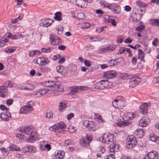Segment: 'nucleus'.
I'll return each mask as SVG.
<instances>
[{"mask_svg": "<svg viewBox=\"0 0 159 159\" xmlns=\"http://www.w3.org/2000/svg\"><path fill=\"white\" fill-rule=\"evenodd\" d=\"M20 131L24 134L29 135L27 139V142L33 143L38 140L39 136L34 127L32 125L25 127L24 129H21Z\"/></svg>", "mask_w": 159, "mask_h": 159, "instance_id": "nucleus-1", "label": "nucleus"}, {"mask_svg": "<svg viewBox=\"0 0 159 159\" xmlns=\"http://www.w3.org/2000/svg\"><path fill=\"white\" fill-rule=\"evenodd\" d=\"M66 126V124L63 122L61 121L50 127V130L53 132L54 135L59 137L63 133L62 129H65Z\"/></svg>", "mask_w": 159, "mask_h": 159, "instance_id": "nucleus-2", "label": "nucleus"}, {"mask_svg": "<svg viewBox=\"0 0 159 159\" xmlns=\"http://www.w3.org/2000/svg\"><path fill=\"white\" fill-rule=\"evenodd\" d=\"M112 105L115 108L122 109L126 106V102L122 97L119 96L112 102Z\"/></svg>", "mask_w": 159, "mask_h": 159, "instance_id": "nucleus-3", "label": "nucleus"}, {"mask_svg": "<svg viewBox=\"0 0 159 159\" xmlns=\"http://www.w3.org/2000/svg\"><path fill=\"white\" fill-rule=\"evenodd\" d=\"M92 140V136L87 135L85 137H83L80 139V143L81 146L88 148L89 146V144Z\"/></svg>", "mask_w": 159, "mask_h": 159, "instance_id": "nucleus-4", "label": "nucleus"}, {"mask_svg": "<svg viewBox=\"0 0 159 159\" xmlns=\"http://www.w3.org/2000/svg\"><path fill=\"white\" fill-rule=\"evenodd\" d=\"M34 63H36L39 66H44L49 63L48 58L45 57H41L35 58L33 61Z\"/></svg>", "mask_w": 159, "mask_h": 159, "instance_id": "nucleus-5", "label": "nucleus"}, {"mask_svg": "<svg viewBox=\"0 0 159 159\" xmlns=\"http://www.w3.org/2000/svg\"><path fill=\"white\" fill-rule=\"evenodd\" d=\"M137 141L132 135L128 136L127 139L126 146L128 148H132L135 147L137 143Z\"/></svg>", "mask_w": 159, "mask_h": 159, "instance_id": "nucleus-6", "label": "nucleus"}, {"mask_svg": "<svg viewBox=\"0 0 159 159\" xmlns=\"http://www.w3.org/2000/svg\"><path fill=\"white\" fill-rule=\"evenodd\" d=\"M101 138L102 139V142L108 144L109 142H113L114 139V135L113 134L106 133L104 134ZM100 140H101V139Z\"/></svg>", "mask_w": 159, "mask_h": 159, "instance_id": "nucleus-7", "label": "nucleus"}, {"mask_svg": "<svg viewBox=\"0 0 159 159\" xmlns=\"http://www.w3.org/2000/svg\"><path fill=\"white\" fill-rule=\"evenodd\" d=\"M56 83L54 81L49 80L44 81L43 84L45 87L51 88L52 90H54L59 88V85L56 84Z\"/></svg>", "mask_w": 159, "mask_h": 159, "instance_id": "nucleus-8", "label": "nucleus"}, {"mask_svg": "<svg viewBox=\"0 0 159 159\" xmlns=\"http://www.w3.org/2000/svg\"><path fill=\"white\" fill-rule=\"evenodd\" d=\"M130 79V80L129 82V86L132 88L136 86L141 80L140 78L136 75H133L132 78Z\"/></svg>", "mask_w": 159, "mask_h": 159, "instance_id": "nucleus-9", "label": "nucleus"}, {"mask_svg": "<svg viewBox=\"0 0 159 159\" xmlns=\"http://www.w3.org/2000/svg\"><path fill=\"white\" fill-rule=\"evenodd\" d=\"M108 82L106 80H102L96 83L95 88L98 89H103L107 86Z\"/></svg>", "mask_w": 159, "mask_h": 159, "instance_id": "nucleus-10", "label": "nucleus"}, {"mask_svg": "<svg viewBox=\"0 0 159 159\" xmlns=\"http://www.w3.org/2000/svg\"><path fill=\"white\" fill-rule=\"evenodd\" d=\"M88 89L89 87L86 86H75L73 87L69 94L70 95L74 94L77 92H79L84 90H86Z\"/></svg>", "mask_w": 159, "mask_h": 159, "instance_id": "nucleus-11", "label": "nucleus"}, {"mask_svg": "<svg viewBox=\"0 0 159 159\" xmlns=\"http://www.w3.org/2000/svg\"><path fill=\"white\" fill-rule=\"evenodd\" d=\"M158 155L157 152L153 151L148 153L143 159H157Z\"/></svg>", "mask_w": 159, "mask_h": 159, "instance_id": "nucleus-12", "label": "nucleus"}, {"mask_svg": "<svg viewBox=\"0 0 159 159\" xmlns=\"http://www.w3.org/2000/svg\"><path fill=\"white\" fill-rule=\"evenodd\" d=\"M22 150L24 153L30 152V153H33L36 151V149L33 146L26 145L23 147Z\"/></svg>", "mask_w": 159, "mask_h": 159, "instance_id": "nucleus-13", "label": "nucleus"}, {"mask_svg": "<svg viewBox=\"0 0 159 159\" xmlns=\"http://www.w3.org/2000/svg\"><path fill=\"white\" fill-rule=\"evenodd\" d=\"M103 74L104 77L107 79L113 78L117 75L116 72L113 70H110L104 72Z\"/></svg>", "mask_w": 159, "mask_h": 159, "instance_id": "nucleus-14", "label": "nucleus"}, {"mask_svg": "<svg viewBox=\"0 0 159 159\" xmlns=\"http://www.w3.org/2000/svg\"><path fill=\"white\" fill-rule=\"evenodd\" d=\"M110 10L114 13L119 14L120 12L121 9L120 6L115 3H111Z\"/></svg>", "mask_w": 159, "mask_h": 159, "instance_id": "nucleus-15", "label": "nucleus"}, {"mask_svg": "<svg viewBox=\"0 0 159 159\" xmlns=\"http://www.w3.org/2000/svg\"><path fill=\"white\" fill-rule=\"evenodd\" d=\"M149 106V104L146 103L144 102L143 103L139 106V109L142 114L145 115L147 113Z\"/></svg>", "mask_w": 159, "mask_h": 159, "instance_id": "nucleus-16", "label": "nucleus"}, {"mask_svg": "<svg viewBox=\"0 0 159 159\" xmlns=\"http://www.w3.org/2000/svg\"><path fill=\"white\" fill-rule=\"evenodd\" d=\"M19 89L20 90L31 91L34 89V87L33 85L27 83L21 85Z\"/></svg>", "mask_w": 159, "mask_h": 159, "instance_id": "nucleus-17", "label": "nucleus"}, {"mask_svg": "<svg viewBox=\"0 0 159 159\" xmlns=\"http://www.w3.org/2000/svg\"><path fill=\"white\" fill-rule=\"evenodd\" d=\"M1 118L3 120L8 121L11 117L10 113L8 111L3 112L1 113L0 116Z\"/></svg>", "mask_w": 159, "mask_h": 159, "instance_id": "nucleus-18", "label": "nucleus"}, {"mask_svg": "<svg viewBox=\"0 0 159 159\" xmlns=\"http://www.w3.org/2000/svg\"><path fill=\"white\" fill-rule=\"evenodd\" d=\"M33 107L25 106L22 107L20 110V112L22 114H27L33 111Z\"/></svg>", "mask_w": 159, "mask_h": 159, "instance_id": "nucleus-19", "label": "nucleus"}, {"mask_svg": "<svg viewBox=\"0 0 159 159\" xmlns=\"http://www.w3.org/2000/svg\"><path fill=\"white\" fill-rule=\"evenodd\" d=\"M51 37H52L51 36ZM49 39L51 44L53 45H59L61 42L60 41V39L57 37L55 36L52 38L50 37Z\"/></svg>", "mask_w": 159, "mask_h": 159, "instance_id": "nucleus-20", "label": "nucleus"}, {"mask_svg": "<svg viewBox=\"0 0 159 159\" xmlns=\"http://www.w3.org/2000/svg\"><path fill=\"white\" fill-rule=\"evenodd\" d=\"M64 151L61 150H57L55 153V156L56 159H62L65 155Z\"/></svg>", "mask_w": 159, "mask_h": 159, "instance_id": "nucleus-21", "label": "nucleus"}, {"mask_svg": "<svg viewBox=\"0 0 159 159\" xmlns=\"http://www.w3.org/2000/svg\"><path fill=\"white\" fill-rule=\"evenodd\" d=\"M135 114L133 113L129 112L127 114H125L123 117V119L125 120H132L135 117Z\"/></svg>", "mask_w": 159, "mask_h": 159, "instance_id": "nucleus-22", "label": "nucleus"}, {"mask_svg": "<svg viewBox=\"0 0 159 159\" xmlns=\"http://www.w3.org/2000/svg\"><path fill=\"white\" fill-rule=\"evenodd\" d=\"M75 2L77 6L81 8H85L87 5L85 0H76Z\"/></svg>", "mask_w": 159, "mask_h": 159, "instance_id": "nucleus-23", "label": "nucleus"}, {"mask_svg": "<svg viewBox=\"0 0 159 159\" xmlns=\"http://www.w3.org/2000/svg\"><path fill=\"white\" fill-rule=\"evenodd\" d=\"M7 86L2 85L0 86V96L4 97L7 95Z\"/></svg>", "mask_w": 159, "mask_h": 159, "instance_id": "nucleus-24", "label": "nucleus"}, {"mask_svg": "<svg viewBox=\"0 0 159 159\" xmlns=\"http://www.w3.org/2000/svg\"><path fill=\"white\" fill-rule=\"evenodd\" d=\"M110 151L111 152H117L119 150V145L116 143L110 146Z\"/></svg>", "mask_w": 159, "mask_h": 159, "instance_id": "nucleus-25", "label": "nucleus"}, {"mask_svg": "<svg viewBox=\"0 0 159 159\" xmlns=\"http://www.w3.org/2000/svg\"><path fill=\"white\" fill-rule=\"evenodd\" d=\"M51 92V91L49 89H43L37 92L36 95H37L39 97L46 94V93H50Z\"/></svg>", "mask_w": 159, "mask_h": 159, "instance_id": "nucleus-26", "label": "nucleus"}, {"mask_svg": "<svg viewBox=\"0 0 159 159\" xmlns=\"http://www.w3.org/2000/svg\"><path fill=\"white\" fill-rule=\"evenodd\" d=\"M115 45H110L103 48L101 50L103 52H105L109 51H113L115 49Z\"/></svg>", "mask_w": 159, "mask_h": 159, "instance_id": "nucleus-27", "label": "nucleus"}, {"mask_svg": "<svg viewBox=\"0 0 159 159\" xmlns=\"http://www.w3.org/2000/svg\"><path fill=\"white\" fill-rule=\"evenodd\" d=\"M67 104V102L66 101L60 102L59 107V110L61 112L64 111L66 108Z\"/></svg>", "mask_w": 159, "mask_h": 159, "instance_id": "nucleus-28", "label": "nucleus"}, {"mask_svg": "<svg viewBox=\"0 0 159 159\" xmlns=\"http://www.w3.org/2000/svg\"><path fill=\"white\" fill-rule=\"evenodd\" d=\"M53 21V20L51 19H48L42 20V23L43 26L48 27L51 25Z\"/></svg>", "mask_w": 159, "mask_h": 159, "instance_id": "nucleus-29", "label": "nucleus"}, {"mask_svg": "<svg viewBox=\"0 0 159 159\" xmlns=\"http://www.w3.org/2000/svg\"><path fill=\"white\" fill-rule=\"evenodd\" d=\"M148 119L147 118L143 117L139 121V125L142 127H145L147 126L148 123Z\"/></svg>", "mask_w": 159, "mask_h": 159, "instance_id": "nucleus-30", "label": "nucleus"}, {"mask_svg": "<svg viewBox=\"0 0 159 159\" xmlns=\"http://www.w3.org/2000/svg\"><path fill=\"white\" fill-rule=\"evenodd\" d=\"M134 134L138 137L141 138L144 135V130L143 129H138L134 131Z\"/></svg>", "mask_w": 159, "mask_h": 159, "instance_id": "nucleus-31", "label": "nucleus"}, {"mask_svg": "<svg viewBox=\"0 0 159 159\" xmlns=\"http://www.w3.org/2000/svg\"><path fill=\"white\" fill-rule=\"evenodd\" d=\"M57 71L62 75H65L67 71L64 69L63 67L60 66H57L56 67Z\"/></svg>", "mask_w": 159, "mask_h": 159, "instance_id": "nucleus-32", "label": "nucleus"}, {"mask_svg": "<svg viewBox=\"0 0 159 159\" xmlns=\"http://www.w3.org/2000/svg\"><path fill=\"white\" fill-rule=\"evenodd\" d=\"M9 148L10 151H20L21 150L20 148L19 147L13 144L10 145L9 147Z\"/></svg>", "mask_w": 159, "mask_h": 159, "instance_id": "nucleus-33", "label": "nucleus"}, {"mask_svg": "<svg viewBox=\"0 0 159 159\" xmlns=\"http://www.w3.org/2000/svg\"><path fill=\"white\" fill-rule=\"evenodd\" d=\"M9 41V39L4 36L2 37L1 39H0V46L2 47L6 45L7 43Z\"/></svg>", "mask_w": 159, "mask_h": 159, "instance_id": "nucleus-34", "label": "nucleus"}, {"mask_svg": "<svg viewBox=\"0 0 159 159\" xmlns=\"http://www.w3.org/2000/svg\"><path fill=\"white\" fill-rule=\"evenodd\" d=\"M149 23L150 24L159 27V19H151Z\"/></svg>", "mask_w": 159, "mask_h": 159, "instance_id": "nucleus-35", "label": "nucleus"}, {"mask_svg": "<svg viewBox=\"0 0 159 159\" xmlns=\"http://www.w3.org/2000/svg\"><path fill=\"white\" fill-rule=\"evenodd\" d=\"M100 4L104 8H107L108 9H110L111 3H107L104 1L101 0L100 1Z\"/></svg>", "mask_w": 159, "mask_h": 159, "instance_id": "nucleus-36", "label": "nucleus"}, {"mask_svg": "<svg viewBox=\"0 0 159 159\" xmlns=\"http://www.w3.org/2000/svg\"><path fill=\"white\" fill-rule=\"evenodd\" d=\"M41 53V52L37 50H33L29 51V56L30 57H31L34 56L35 55H39Z\"/></svg>", "mask_w": 159, "mask_h": 159, "instance_id": "nucleus-37", "label": "nucleus"}, {"mask_svg": "<svg viewBox=\"0 0 159 159\" xmlns=\"http://www.w3.org/2000/svg\"><path fill=\"white\" fill-rule=\"evenodd\" d=\"M138 51V59L141 61H143L144 58V54L143 51L140 49H139Z\"/></svg>", "mask_w": 159, "mask_h": 159, "instance_id": "nucleus-38", "label": "nucleus"}, {"mask_svg": "<svg viewBox=\"0 0 159 159\" xmlns=\"http://www.w3.org/2000/svg\"><path fill=\"white\" fill-rule=\"evenodd\" d=\"M16 47H10L6 48L5 49V52L7 53H11L14 52L16 49Z\"/></svg>", "mask_w": 159, "mask_h": 159, "instance_id": "nucleus-39", "label": "nucleus"}, {"mask_svg": "<svg viewBox=\"0 0 159 159\" xmlns=\"http://www.w3.org/2000/svg\"><path fill=\"white\" fill-rule=\"evenodd\" d=\"M103 39V38H101L99 36H96L90 37V41L92 42L100 41Z\"/></svg>", "mask_w": 159, "mask_h": 159, "instance_id": "nucleus-40", "label": "nucleus"}, {"mask_svg": "<svg viewBox=\"0 0 159 159\" xmlns=\"http://www.w3.org/2000/svg\"><path fill=\"white\" fill-rule=\"evenodd\" d=\"M88 128L89 131H95L96 129V127L94 123L92 121H90Z\"/></svg>", "mask_w": 159, "mask_h": 159, "instance_id": "nucleus-41", "label": "nucleus"}, {"mask_svg": "<svg viewBox=\"0 0 159 159\" xmlns=\"http://www.w3.org/2000/svg\"><path fill=\"white\" fill-rule=\"evenodd\" d=\"M136 3L137 5L140 8H145L146 6H148L147 4L140 1H136Z\"/></svg>", "mask_w": 159, "mask_h": 159, "instance_id": "nucleus-42", "label": "nucleus"}, {"mask_svg": "<svg viewBox=\"0 0 159 159\" xmlns=\"http://www.w3.org/2000/svg\"><path fill=\"white\" fill-rule=\"evenodd\" d=\"M61 12H57L55 14V16L54 17V18L57 21H60L62 19V18L61 17Z\"/></svg>", "mask_w": 159, "mask_h": 159, "instance_id": "nucleus-43", "label": "nucleus"}, {"mask_svg": "<svg viewBox=\"0 0 159 159\" xmlns=\"http://www.w3.org/2000/svg\"><path fill=\"white\" fill-rule=\"evenodd\" d=\"M94 118L95 119H98L99 122L103 123L105 122L104 120L102 119V116L99 114L94 113Z\"/></svg>", "mask_w": 159, "mask_h": 159, "instance_id": "nucleus-44", "label": "nucleus"}, {"mask_svg": "<svg viewBox=\"0 0 159 159\" xmlns=\"http://www.w3.org/2000/svg\"><path fill=\"white\" fill-rule=\"evenodd\" d=\"M90 26V24L87 22H84L81 25V28L84 29L89 28Z\"/></svg>", "mask_w": 159, "mask_h": 159, "instance_id": "nucleus-45", "label": "nucleus"}, {"mask_svg": "<svg viewBox=\"0 0 159 159\" xmlns=\"http://www.w3.org/2000/svg\"><path fill=\"white\" fill-rule=\"evenodd\" d=\"M53 48H42L41 49L42 51L45 53H48L50 52L53 50Z\"/></svg>", "mask_w": 159, "mask_h": 159, "instance_id": "nucleus-46", "label": "nucleus"}, {"mask_svg": "<svg viewBox=\"0 0 159 159\" xmlns=\"http://www.w3.org/2000/svg\"><path fill=\"white\" fill-rule=\"evenodd\" d=\"M132 77H133V75L125 73L124 74H123L122 78L123 79H129L132 78Z\"/></svg>", "mask_w": 159, "mask_h": 159, "instance_id": "nucleus-47", "label": "nucleus"}, {"mask_svg": "<svg viewBox=\"0 0 159 159\" xmlns=\"http://www.w3.org/2000/svg\"><path fill=\"white\" fill-rule=\"evenodd\" d=\"M44 148H43V147L41 146L40 149L43 150H47L48 151H49L51 149V145L49 144H46L43 146Z\"/></svg>", "mask_w": 159, "mask_h": 159, "instance_id": "nucleus-48", "label": "nucleus"}, {"mask_svg": "<svg viewBox=\"0 0 159 159\" xmlns=\"http://www.w3.org/2000/svg\"><path fill=\"white\" fill-rule=\"evenodd\" d=\"M53 116V113L51 111H48L45 115V116L48 118H50L52 117Z\"/></svg>", "mask_w": 159, "mask_h": 159, "instance_id": "nucleus-49", "label": "nucleus"}, {"mask_svg": "<svg viewBox=\"0 0 159 159\" xmlns=\"http://www.w3.org/2000/svg\"><path fill=\"white\" fill-rule=\"evenodd\" d=\"M16 137L18 138L20 140L23 141L24 140L25 138V136L23 134H20L19 133L17 134L16 135Z\"/></svg>", "mask_w": 159, "mask_h": 159, "instance_id": "nucleus-50", "label": "nucleus"}, {"mask_svg": "<svg viewBox=\"0 0 159 159\" xmlns=\"http://www.w3.org/2000/svg\"><path fill=\"white\" fill-rule=\"evenodd\" d=\"M73 142L70 139L66 140L65 141V145L66 146L71 145L73 144Z\"/></svg>", "mask_w": 159, "mask_h": 159, "instance_id": "nucleus-51", "label": "nucleus"}, {"mask_svg": "<svg viewBox=\"0 0 159 159\" xmlns=\"http://www.w3.org/2000/svg\"><path fill=\"white\" fill-rule=\"evenodd\" d=\"M117 64V62L115 60H111L109 62V65L110 66L116 65Z\"/></svg>", "mask_w": 159, "mask_h": 159, "instance_id": "nucleus-52", "label": "nucleus"}, {"mask_svg": "<svg viewBox=\"0 0 159 159\" xmlns=\"http://www.w3.org/2000/svg\"><path fill=\"white\" fill-rule=\"evenodd\" d=\"M108 22L111 23L113 25L115 26L116 25V23L114 19H109Z\"/></svg>", "mask_w": 159, "mask_h": 159, "instance_id": "nucleus-53", "label": "nucleus"}, {"mask_svg": "<svg viewBox=\"0 0 159 159\" xmlns=\"http://www.w3.org/2000/svg\"><path fill=\"white\" fill-rule=\"evenodd\" d=\"M145 28V26L144 25H139V26L137 27L135 30H137V31L140 32L141 31H142V30L144 29Z\"/></svg>", "mask_w": 159, "mask_h": 159, "instance_id": "nucleus-54", "label": "nucleus"}, {"mask_svg": "<svg viewBox=\"0 0 159 159\" xmlns=\"http://www.w3.org/2000/svg\"><path fill=\"white\" fill-rule=\"evenodd\" d=\"M158 40L157 38H155L152 42V45L155 47H156L157 45V43L158 42Z\"/></svg>", "mask_w": 159, "mask_h": 159, "instance_id": "nucleus-55", "label": "nucleus"}, {"mask_svg": "<svg viewBox=\"0 0 159 159\" xmlns=\"http://www.w3.org/2000/svg\"><path fill=\"white\" fill-rule=\"evenodd\" d=\"M78 18L80 19H84L85 17V15L83 13H79L77 15Z\"/></svg>", "mask_w": 159, "mask_h": 159, "instance_id": "nucleus-56", "label": "nucleus"}, {"mask_svg": "<svg viewBox=\"0 0 159 159\" xmlns=\"http://www.w3.org/2000/svg\"><path fill=\"white\" fill-rule=\"evenodd\" d=\"M125 52V48L123 47H121L119 49V52L117 53V54L120 55L123 53Z\"/></svg>", "mask_w": 159, "mask_h": 159, "instance_id": "nucleus-57", "label": "nucleus"}, {"mask_svg": "<svg viewBox=\"0 0 159 159\" xmlns=\"http://www.w3.org/2000/svg\"><path fill=\"white\" fill-rule=\"evenodd\" d=\"M157 137L156 136L151 135L150 136V140L152 142H156Z\"/></svg>", "mask_w": 159, "mask_h": 159, "instance_id": "nucleus-58", "label": "nucleus"}, {"mask_svg": "<svg viewBox=\"0 0 159 159\" xmlns=\"http://www.w3.org/2000/svg\"><path fill=\"white\" fill-rule=\"evenodd\" d=\"M75 131V128L73 126H70L68 128V131L71 133H73Z\"/></svg>", "mask_w": 159, "mask_h": 159, "instance_id": "nucleus-59", "label": "nucleus"}, {"mask_svg": "<svg viewBox=\"0 0 159 159\" xmlns=\"http://www.w3.org/2000/svg\"><path fill=\"white\" fill-rule=\"evenodd\" d=\"M89 121L88 120H84L83 123V126L86 128H88L89 124Z\"/></svg>", "mask_w": 159, "mask_h": 159, "instance_id": "nucleus-60", "label": "nucleus"}, {"mask_svg": "<svg viewBox=\"0 0 159 159\" xmlns=\"http://www.w3.org/2000/svg\"><path fill=\"white\" fill-rule=\"evenodd\" d=\"M74 116V114L73 113H71L67 115V119L68 120H70Z\"/></svg>", "mask_w": 159, "mask_h": 159, "instance_id": "nucleus-61", "label": "nucleus"}, {"mask_svg": "<svg viewBox=\"0 0 159 159\" xmlns=\"http://www.w3.org/2000/svg\"><path fill=\"white\" fill-rule=\"evenodd\" d=\"M0 109L3 111H4L5 110L6 111H8L9 110L8 108H7L6 106L3 105H0Z\"/></svg>", "mask_w": 159, "mask_h": 159, "instance_id": "nucleus-62", "label": "nucleus"}, {"mask_svg": "<svg viewBox=\"0 0 159 159\" xmlns=\"http://www.w3.org/2000/svg\"><path fill=\"white\" fill-rule=\"evenodd\" d=\"M132 39L129 38H126L124 41V42L126 43H129L132 42Z\"/></svg>", "mask_w": 159, "mask_h": 159, "instance_id": "nucleus-63", "label": "nucleus"}, {"mask_svg": "<svg viewBox=\"0 0 159 159\" xmlns=\"http://www.w3.org/2000/svg\"><path fill=\"white\" fill-rule=\"evenodd\" d=\"M115 156L113 154H111L110 155L108 156L106 159H115Z\"/></svg>", "mask_w": 159, "mask_h": 159, "instance_id": "nucleus-64", "label": "nucleus"}]
</instances>
